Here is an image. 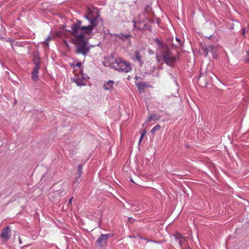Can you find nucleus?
<instances>
[{"label": "nucleus", "instance_id": "nucleus-1", "mask_svg": "<svg viewBox=\"0 0 249 249\" xmlns=\"http://www.w3.org/2000/svg\"><path fill=\"white\" fill-rule=\"evenodd\" d=\"M89 24L82 26L81 21L77 20L71 26V34L73 36L72 43L75 45V53L77 54H82L85 56L89 52L87 43L85 40L84 34H90L93 28L97 25V18L92 17H87Z\"/></svg>", "mask_w": 249, "mask_h": 249}, {"label": "nucleus", "instance_id": "nucleus-2", "mask_svg": "<svg viewBox=\"0 0 249 249\" xmlns=\"http://www.w3.org/2000/svg\"><path fill=\"white\" fill-rule=\"evenodd\" d=\"M112 67L120 72L127 73L131 69L130 64L121 58H117L112 63Z\"/></svg>", "mask_w": 249, "mask_h": 249}, {"label": "nucleus", "instance_id": "nucleus-3", "mask_svg": "<svg viewBox=\"0 0 249 249\" xmlns=\"http://www.w3.org/2000/svg\"><path fill=\"white\" fill-rule=\"evenodd\" d=\"M164 62L168 66H172L177 61L176 57L174 55L168 48H165L161 53Z\"/></svg>", "mask_w": 249, "mask_h": 249}, {"label": "nucleus", "instance_id": "nucleus-4", "mask_svg": "<svg viewBox=\"0 0 249 249\" xmlns=\"http://www.w3.org/2000/svg\"><path fill=\"white\" fill-rule=\"evenodd\" d=\"M175 237L178 240V243L182 249H191L188 245V242L186 237L183 236L179 233H176Z\"/></svg>", "mask_w": 249, "mask_h": 249}, {"label": "nucleus", "instance_id": "nucleus-5", "mask_svg": "<svg viewBox=\"0 0 249 249\" xmlns=\"http://www.w3.org/2000/svg\"><path fill=\"white\" fill-rule=\"evenodd\" d=\"M109 237V235L108 234H101L95 242L96 247L101 249L102 247L107 244V240Z\"/></svg>", "mask_w": 249, "mask_h": 249}, {"label": "nucleus", "instance_id": "nucleus-6", "mask_svg": "<svg viewBox=\"0 0 249 249\" xmlns=\"http://www.w3.org/2000/svg\"><path fill=\"white\" fill-rule=\"evenodd\" d=\"M74 81L77 86H85L86 84V81L84 73L82 72L75 73Z\"/></svg>", "mask_w": 249, "mask_h": 249}, {"label": "nucleus", "instance_id": "nucleus-7", "mask_svg": "<svg viewBox=\"0 0 249 249\" xmlns=\"http://www.w3.org/2000/svg\"><path fill=\"white\" fill-rule=\"evenodd\" d=\"M11 231L9 226L5 227L1 231V236L5 240L8 239L10 237Z\"/></svg>", "mask_w": 249, "mask_h": 249}, {"label": "nucleus", "instance_id": "nucleus-8", "mask_svg": "<svg viewBox=\"0 0 249 249\" xmlns=\"http://www.w3.org/2000/svg\"><path fill=\"white\" fill-rule=\"evenodd\" d=\"M39 70V65L37 63H36V65L34 68V70L32 72V78L33 80L36 81L38 77V71Z\"/></svg>", "mask_w": 249, "mask_h": 249}, {"label": "nucleus", "instance_id": "nucleus-9", "mask_svg": "<svg viewBox=\"0 0 249 249\" xmlns=\"http://www.w3.org/2000/svg\"><path fill=\"white\" fill-rule=\"evenodd\" d=\"M114 82L112 80H109L104 84L103 88L105 90L111 91L113 89Z\"/></svg>", "mask_w": 249, "mask_h": 249}, {"label": "nucleus", "instance_id": "nucleus-10", "mask_svg": "<svg viewBox=\"0 0 249 249\" xmlns=\"http://www.w3.org/2000/svg\"><path fill=\"white\" fill-rule=\"evenodd\" d=\"M61 196H63V195L61 194L60 191H56L50 194V198L52 199V200L54 201V199L56 200L58 199Z\"/></svg>", "mask_w": 249, "mask_h": 249}, {"label": "nucleus", "instance_id": "nucleus-11", "mask_svg": "<svg viewBox=\"0 0 249 249\" xmlns=\"http://www.w3.org/2000/svg\"><path fill=\"white\" fill-rule=\"evenodd\" d=\"M160 117L159 115L156 114H151L148 115V117L147 119V122H149L151 121H158L160 119Z\"/></svg>", "mask_w": 249, "mask_h": 249}, {"label": "nucleus", "instance_id": "nucleus-12", "mask_svg": "<svg viewBox=\"0 0 249 249\" xmlns=\"http://www.w3.org/2000/svg\"><path fill=\"white\" fill-rule=\"evenodd\" d=\"M83 66L81 62H78L76 64V66H74V71H78V72H82L83 70Z\"/></svg>", "mask_w": 249, "mask_h": 249}, {"label": "nucleus", "instance_id": "nucleus-13", "mask_svg": "<svg viewBox=\"0 0 249 249\" xmlns=\"http://www.w3.org/2000/svg\"><path fill=\"white\" fill-rule=\"evenodd\" d=\"M112 36H115V37H117L122 40H124L125 39H127L130 36L129 35H124L122 33H121L120 34H114L112 35Z\"/></svg>", "mask_w": 249, "mask_h": 249}, {"label": "nucleus", "instance_id": "nucleus-14", "mask_svg": "<svg viewBox=\"0 0 249 249\" xmlns=\"http://www.w3.org/2000/svg\"><path fill=\"white\" fill-rule=\"evenodd\" d=\"M137 86L139 90L143 89L146 87V83L144 82L137 83Z\"/></svg>", "mask_w": 249, "mask_h": 249}, {"label": "nucleus", "instance_id": "nucleus-15", "mask_svg": "<svg viewBox=\"0 0 249 249\" xmlns=\"http://www.w3.org/2000/svg\"><path fill=\"white\" fill-rule=\"evenodd\" d=\"M161 128V126L160 124H157L155 127H154L151 130V132L152 134H154L156 131L160 130Z\"/></svg>", "mask_w": 249, "mask_h": 249}, {"label": "nucleus", "instance_id": "nucleus-16", "mask_svg": "<svg viewBox=\"0 0 249 249\" xmlns=\"http://www.w3.org/2000/svg\"><path fill=\"white\" fill-rule=\"evenodd\" d=\"M135 57L136 59L139 62L141 61L142 57L139 52L136 51L135 53Z\"/></svg>", "mask_w": 249, "mask_h": 249}, {"label": "nucleus", "instance_id": "nucleus-17", "mask_svg": "<svg viewBox=\"0 0 249 249\" xmlns=\"http://www.w3.org/2000/svg\"><path fill=\"white\" fill-rule=\"evenodd\" d=\"M213 48V47L212 46H208L206 48H205L204 49V52H205V56L207 55V54H208L210 50L211 49V51H212Z\"/></svg>", "mask_w": 249, "mask_h": 249}, {"label": "nucleus", "instance_id": "nucleus-18", "mask_svg": "<svg viewBox=\"0 0 249 249\" xmlns=\"http://www.w3.org/2000/svg\"><path fill=\"white\" fill-rule=\"evenodd\" d=\"M83 170V166L82 164H79L78 167L77 174L82 175Z\"/></svg>", "mask_w": 249, "mask_h": 249}, {"label": "nucleus", "instance_id": "nucleus-19", "mask_svg": "<svg viewBox=\"0 0 249 249\" xmlns=\"http://www.w3.org/2000/svg\"><path fill=\"white\" fill-rule=\"evenodd\" d=\"M146 133V130L144 129L141 133V136L140 138L139 142L140 143L141 141L142 140L144 136L145 135V134Z\"/></svg>", "mask_w": 249, "mask_h": 249}, {"label": "nucleus", "instance_id": "nucleus-20", "mask_svg": "<svg viewBox=\"0 0 249 249\" xmlns=\"http://www.w3.org/2000/svg\"><path fill=\"white\" fill-rule=\"evenodd\" d=\"M176 40L178 42V46H180L181 45V40L180 39H179L178 38V37H176Z\"/></svg>", "mask_w": 249, "mask_h": 249}, {"label": "nucleus", "instance_id": "nucleus-21", "mask_svg": "<svg viewBox=\"0 0 249 249\" xmlns=\"http://www.w3.org/2000/svg\"><path fill=\"white\" fill-rule=\"evenodd\" d=\"M245 61L247 62H249V51L247 52V57Z\"/></svg>", "mask_w": 249, "mask_h": 249}, {"label": "nucleus", "instance_id": "nucleus-22", "mask_svg": "<svg viewBox=\"0 0 249 249\" xmlns=\"http://www.w3.org/2000/svg\"><path fill=\"white\" fill-rule=\"evenodd\" d=\"M133 22L134 23V28H136L137 27H136V21L135 20H134L133 21Z\"/></svg>", "mask_w": 249, "mask_h": 249}, {"label": "nucleus", "instance_id": "nucleus-23", "mask_svg": "<svg viewBox=\"0 0 249 249\" xmlns=\"http://www.w3.org/2000/svg\"><path fill=\"white\" fill-rule=\"evenodd\" d=\"M81 176V175L77 174L76 175V178L78 179Z\"/></svg>", "mask_w": 249, "mask_h": 249}, {"label": "nucleus", "instance_id": "nucleus-24", "mask_svg": "<svg viewBox=\"0 0 249 249\" xmlns=\"http://www.w3.org/2000/svg\"><path fill=\"white\" fill-rule=\"evenodd\" d=\"M245 34V28H244L243 29V31H242V34H243V35H244Z\"/></svg>", "mask_w": 249, "mask_h": 249}, {"label": "nucleus", "instance_id": "nucleus-25", "mask_svg": "<svg viewBox=\"0 0 249 249\" xmlns=\"http://www.w3.org/2000/svg\"><path fill=\"white\" fill-rule=\"evenodd\" d=\"M51 38H51V37H48V38H47V41H49V40H50L51 39Z\"/></svg>", "mask_w": 249, "mask_h": 249}, {"label": "nucleus", "instance_id": "nucleus-26", "mask_svg": "<svg viewBox=\"0 0 249 249\" xmlns=\"http://www.w3.org/2000/svg\"><path fill=\"white\" fill-rule=\"evenodd\" d=\"M72 199V198H71L70 199V200H69V203H71Z\"/></svg>", "mask_w": 249, "mask_h": 249}, {"label": "nucleus", "instance_id": "nucleus-27", "mask_svg": "<svg viewBox=\"0 0 249 249\" xmlns=\"http://www.w3.org/2000/svg\"><path fill=\"white\" fill-rule=\"evenodd\" d=\"M157 58L158 61H159V57L157 56Z\"/></svg>", "mask_w": 249, "mask_h": 249}, {"label": "nucleus", "instance_id": "nucleus-28", "mask_svg": "<svg viewBox=\"0 0 249 249\" xmlns=\"http://www.w3.org/2000/svg\"><path fill=\"white\" fill-rule=\"evenodd\" d=\"M130 181H131V182H133V180L132 179H131V180H130Z\"/></svg>", "mask_w": 249, "mask_h": 249}]
</instances>
